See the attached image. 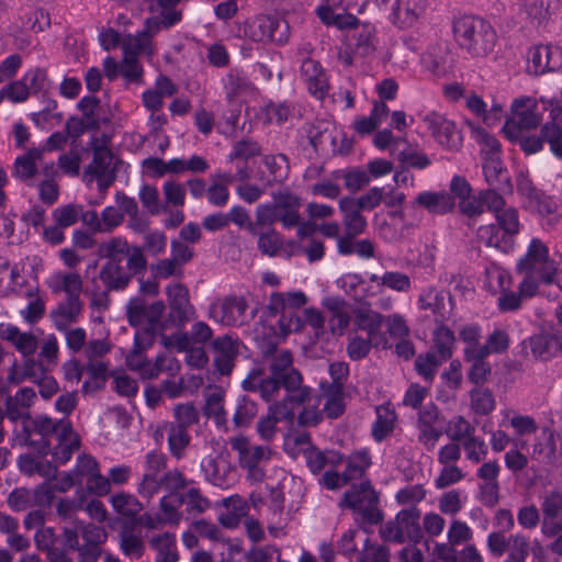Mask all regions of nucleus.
Masks as SVG:
<instances>
[{
    "instance_id": "052dcab7",
    "label": "nucleus",
    "mask_w": 562,
    "mask_h": 562,
    "mask_svg": "<svg viewBox=\"0 0 562 562\" xmlns=\"http://www.w3.org/2000/svg\"><path fill=\"white\" fill-rule=\"evenodd\" d=\"M139 201L150 215H157L166 207L160 203L158 189L150 184H144L138 193Z\"/></svg>"
},
{
    "instance_id": "1a4fd4ad",
    "label": "nucleus",
    "mask_w": 562,
    "mask_h": 562,
    "mask_svg": "<svg viewBox=\"0 0 562 562\" xmlns=\"http://www.w3.org/2000/svg\"><path fill=\"white\" fill-rule=\"evenodd\" d=\"M282 382L286 395L280 402L273 404V411L279 413L285 422L293 423L295 407L312 402V389L302 385L303 376L296 369H291L289 376H284Z\"/></svg>"
},
{
    "instance_id": "3c124183",
    "label": "nucleus",
    "mask_w": 562,
    "mask_h": 562,
    "mask_svg": "<svg viewBox=\"0 0 562 562\" xmlns=\"http://www.w3.org/2000/svg\"><path fill=\"white\" fill-rule=\"evenodd\" d=\"M81 211L82 205L70 203L56 207L52 213V217L59 226L67 228L79 221Z\"/></svg>"
},
{
    "instance_id": "39448f33",
    "label": "nucleus",
    "mask_w": 562,
    "mask_h": 562,
    "mask_svg": "<svg viewBox=\"0 0 562 562\" xmlns=\"http://www.w3.org/2000/svg\"><path fill=\"white\" fill-rule=\"evenodd\" d=\"M307 302L306 295L301 292H273L267 305V315L274 317L280 314L277 325L283 333L300 331L303 329L302 318L297 310Z\"/></svg>"
},
{
    "instance_id": "b1692460",
    "label": "nucleus",
    "mask_w": 562,
    "mask_h": 562,
    "mask_svg": "<svg viewBox=\"0 0 562 562\" xmlns=\"http://www.w3.org/2000/svg\"><path fill=\"white\" fill-rule=\"evenodd\" d=\"M273 206L278 222L284 228H294L300 224L301 200L299 196L290 192H279L274 195Z\"/></svg>"
},
{
    "instance_id": "e2e57ef3",
    "label": "nucleus",
    "mask_w": 562,
    "mask_h": 562,
    "mask_svg": "<svg viewBox=\"0 0 562 562\" xmlns=\"http://www.w3.org/2000/svg\"><path fill=\"white\" fill-rule=\"evenodd\" d=\"M162 193L165 198L166 209L168 205L175 207H182L186 202V186L176 181L168 180L162 186Z\"/></svg>"
},
{
    "instance_id": "4c0bfd02",
    "label": "nucleus",
    "mask_w": 562,
    "mask_h": 562,
    "mask_svg": "<svg viewBox=\"0 0 562 562\" xmlns=\"http://www.w3.org/2000/svg\"><path fill=\"white\" fill-rule=\"evenodd\" d=\"M505 137L514 145H518L521 151L527 155H535L543 150L544 137L542 136V126L539 134H530L529 132L516 133L515 137L505 135Z\"/></svg>"
},
{
    "instance_id": "bf43d9fd",
    "label": "nucleus",
    "mask_w": 562,
    "mask_h": 562,
    "mask_svg": "<svg viewBox=\"0 0 562 562\" xmlns=\"http://www.w3.org/2000/svg\"><path fill=\"white\" fill-rule=\"evenodd\" d=\"M496 223L494 225L499 226L501 229L505 231L508 235L517 236L519 233L520 224L518 211L509 206L503 209L495 214Z\"/></svg>"
},
{
    "instance_id": "de8ad7c7",
    "label": "nucleus",
    "mask_w": 562,
    "mask_h": 562,
    "mask_svg": "<svg viewBox=\"0 0 562 562\" xmlns=\"http://www.w3.org/2000/svg\"><path fill=\"white\" fill-rule=\"evenodd\" d=\"M258 237L257 246L258 249L269 257H274L279 254L282 245L283 238L280 233L276 229L270 228L269 231L262 233L258 232L256 235Z\"/></svg>"
},
{
    "instance_id": "4468645a",
    "label": "nucleus",
    "mask_w": 562,
    "mask_h": 562,
    "mask_svg": "<svg viewBox=\"0 0 562 562\" xmlns=\"http://www.w3.org/2000/svg\"><path fill=\"white\" fill-rule=\"evenodd\" d=\"M248 303L244 296L227 295L218 297L209 306V317L214 322L229 327L247 323Z\"/></svg>"
},
{
    "instance_id": "f8f14e48",
    "label": "nucleus",
    "mask_w": 562,
    "mask_h": 562,
    "mask_svg": "<svg viewBox=\"0 0 562 562\" xmlns=\"http://www.w3.org/2000/svg\"><path fill=\"white\" fill-rule=\"evenodd\" d=\"M517 272L538 274L542 283L553 281L555 263L549 258V249L540 239H531L526 255L517 263Z\"/></svg>"
},
{
    "instance_id": "9d476101",
    "label": "nucleus",
    "mask_w": 562,
    "mask_h": 562,
    "mask_svg": "<svg viewBox=\"0 0 562 562\" xmlns=\"http://www.w3.org/2000/svg\"><path fill=\"white\" fill-rule=\"evenodd\" d=\"M288 25L276 16L259 14L238 27V35L255 43L266 41L283 44L288 41Z\"/></svg>"
},
{
    "instance_id": "79ce46f5",
    "label": "nucleus",
    "mask_w": 562,
    "mask_h": 562,
    "mask_svg": "<svg viewBox=\"0 0 562 562\" xmlns=\"http://www.w3.org/2000/svg\"><path fill=\"white\" fill-rule=\"evenodd\" d=\"M166 328V324L159 321L158 324L147 325L145 328L138 329L135 333V348L133 351H145L153 348L157 339L160 341L161 333H167Z\"/></svg>"
},
{
    "instance_id": "37998d69",
    "label": "nucleus",
    "mask_w": 562,
    "mask_h": 562,
    "mask_svg": "<svg viewBox=\"0 0 562 562\" xmlns=\"http://www.w3.org/2000/svg\"><path fill=\"white\" fill-rule=\"evenodd\" d=\"M114 510L122 516L135 518L143 509V504L131 494L119 493L111 498Z\"/></svg>"
},
{
    "instance_id": "774afa93",
    "label": "nucleus",
    "mask_w": 562,
    "mask_h": 562,
    "mask_svg": "<svg viewBox=\"0 0 562 562\" xmlns=\"http://www.w3.org/2000/svg\"><path fill=\"white\" fill-rule=\"evenodd\" d=\"M472 407L476 414L487 415L495 408L492 391L488 389H473L471 391Z\"/></svg>"
},
{
    "instance_id": "8fccbe9b",
    "label": "nucleus",
    "mask_w": 562,
    "mask_h": 562,
    "mask_svg": "<svg viewBox=\"0 0 562 562\" xmlns=\"http://www.w3.org/2000/svg\"><path fill=\"white\" fill-rule=\"evenodd\" d=\"M397 160L402 166L408 169L413 168L418 170L426 169L431 164L429 157L426 154L418 151L412 146L400 150L397 154Z\"/></svg>"
},
{
    "instance_id": "4d7b16f0",
    "label": "nucleus",
    "mask_w": 562,
    "mask_h": 562,
    "mask_svg": "<svg viewBox=\"0 0 562 562\" xmlns=\"http://www.w3.org/2000/svg\"><path fill=\"white\" fill-rule=\"evenodd\" d=\"M370 281H380L382 285L398 292H407L411 289L409 277L402 272H385L381 278L376 274H372Z\"/></svg>"
},
{
    "instance_id": "f3484780",
    "label": "nucleus",
    "mask_w": 562,
    "mask_h": 562,
    "mask_svg": "<svg viewBox=\"0 0 562 562\" xmlns=\"http://www.w3.org/2000/svg\"><path fill=\"white\" fill-rule=\"evenodd\" d=\"M58 353H20V358L13 360L9 373L8 382L19 385L24 381L34 382L45 373L46 368L42 357L56 359Z\"/></svg>"
},
{
    "instance_id": "58836bf2",
    "label": "nucleus",
    "mask_w": 562,
    "mask_h": 562,
    "mask_svg": "<svg viewBox=\"0 0 562 562\" xmlns=\"http://www.w3.org/2000/svg\"><path fill=\"white\" fill-rule=\"evenodd\" d=\"M485 288L492 293H498L510 288L512 277L501 266L492 262L485 268Z\"/></svg>"
},
{
    "instance_id": "2f4dec72",
    "label": "nucleus",
    "mask_w": 562,
    "mask_h": 562,
    "mask_svg": "<svg viewBox=\"0 0 562 562\" xmlns=\"http://www.w3.org/2000/svg\"><path fill=\"white\" fill-rule=\"evenodd\" d=\"M79 528L81 538L83 540L80 553L89 555L102 554L103 549L101 546L108 539V532L105 529L94 524H80Z\"/></svg>"
},
{
    "instance_id": "5701e85b",
    "label": "nucleus",
    "mask_w": 562,
    "mask_h": 562,
    "mask_svg": "<svg viewBox=\"0 0 562 562\" xmlns=\"http://www.w3.org/2000/svg\"><path fill=\"white\" fill-rule=\"evenodd\" d=\"M387 346L378 350H386L395 348V351H414V345L409 339V327L404 317L400 314H393L386 317Z\"/></svg>"
},
{
    "instance_id": "dca6fc26",
    "label": "nucleus",
    "mask_w": 562,
    "mask_h": 562,
    "mask_svg": "<svg viewBox=\"0 0 562 562\" xmlns=\"http://www.w3.org/2000/svg\"><path fill=\"white\" fill-rule=\"evenodd\" d=\"M422 121L440 146L449 150L461 148L463 137L453 121L435 111L423 115Z\"/></svg>"
},
{
    "instance_id": "49530a36",
    "label": "nucleus",
    "mask_w": 562,
    "mask_h": 562,
    "mask_svg": "<svg viewBox=\"0 0 562 562\" xmlns=\"http://www.w3.org/2000/svg\"><path fill=\"white\" fill-rule=\"evenodd\" d=\"M19 278V269L11 267L9 259L0 256V296L14 292Z\"/></svg>"
},
{
    "instance_id": "603ef678",
    "label": "nucleus",
    "mask_w": 562,
    "mask_h": 562,
    "mask_svg": "<svg viewBox=\"0 0 562 562\" xmlns=\"http://www.w3.org/2000/svg\"><path fill=\"white\" fill-rule=\"evenodd\" d=\"M542 136L549 145L551 154L562 160V126L557 123H543Z\"/></svg>"
},
{
    "instance_id": "cd10ccee",
    "label": "nucleus",
    "mask_w": 562,
    "mask_h": 562,
    "mask_svg": "<svg viewBox=\"0 0 562 562\" xmlns=\"http://www.w3.org/2000/svg\"><path fill=\"white\" fill-rule=\"evenodd\" d=\"M57 536L52 527H43L35 532V546L40 551L46 553V558L49 562H72V559L65 550L55 546Z\"/></svg>"
},
{
    "instance_id": "5fc2aeb1",
    "label": "nucleus",
    "mask_w": 562,
    "mask_h": 562,
    "mask_svg": "<svg viewBox=\"0 0 562 562\" xmlns=\"http://www.w3.org/2000/svg\"><path fill=\"white\" fill-rule=\"evenodd\" d=\"M177 505H187L189 512L203 513L210 506V502L204 497L199 488L191 487L186 493H181L176 498Z\"/></svg>"
},
{
    "instance_id": "864d4df0",
    "label": "nucleus",
    "mask_w": 562,
    "mask_h": 562,
    "mask_svg": "<svg viewBox=\"0 0 562 562\" xmlns=\"http://www.w3.org/2000/svg\"><path fill=\"white\" fill-rule=\"evenodd\" d=\"M300 317L302 318L303 326L305 324L311 326L316 340H329V335L324 330L325 318L319 310L314 307L305 308Z\"/></svg>"
},
{
    "instance_id": "7ed1b4c3",
    "label": "nucleus",
    "mask_w": 562,
    "mask_h": 562,
    "mask_svg": "<svg viewBox=\"0 0 562 562\" xmlns=\"http://www.w3.org/2000/svg\"><path fill=\"white\" fill-rule=\"evenodd\" d=\"M265 363L269 366L270 375L261 378L265 369L255 368L243 381V387L246 391L259 392L262 400L270 402L283 387V378L289 376L292 368V353H263Z\"/></svg>"
},
{
    "instance_id": "0e129e2a",
    "label": "nucleus",
    "mask_w": 562,
    "mask_h": 562,
    "mask_svg": "<svg viewBox=\"0 0 562 562\" xmlns=\"http://www.w3.org/2000/svg\"><path fill=\"white\" fill-rule=\"evenodd\" d=\"M257 414V404L248 396L243 395L238 398L234 423L237 427H245L250 424Z\"/></svg>"
},
{
    "instance_id": "4be33fe9",
    "label": "nucleus",
    "mask_w": 562,
    "mask_h": 562,
    "mask_svg": "<svg viewBox=\"0 0 562 562\" xmlns=\"http://www.w3.org/2000/svg\"><path fill=\"white\" fill-rule=\"evenodd\" d=\"M23 431L30 437L31 432H36L44 438L56 434L59 440H67L68 436L72 431L71 424L69 422H54L46 415H40L34 418L30 414H25L23 422Z\"/></svg>"
},
{
    "instance_id": "13d9d810",
    "label": "nucleus",
    "mask_w": 562,
    "mask_h": 562,
    "mask_svg": "<svg viewBox=\"0 0 562 562\" xmlns=\"http://www.w3.org/2000/svg\"><path fill=\"white\" fill-rule=\"evenodd\" d=\"M124 55L151 54V41L140 31L136 35H128L123 42Z\"/></svg>"
},
{
    "instance_id": "c756f323",
    "label": "nucleus",
    "mask_w": 562,
    "mask_h": 562,
    "mask_svg": "<svg viewBox=\"0 0 562 562\" xmlns=\"http://www.w3.org/2000/svg\"><path fill=\"white\" fill-rule=\"evenodd\" d=\"M425 1L426 0L407 1L404 8H402L401 1L392 4V7H390L391 22L401 29L413 26L425 10Z\"/></svg>"
},
{
    "instance_id": "72a5a7b5",
    "label": "nucleus",
    "mask_w": 562,
    "mask_h": 562,
    "mask_svg": "<svg viewBox=\"0 0 562 562\" xmlns=\"http://www.w3.org/2000/svg\"><path fill=\"white\" fill-rule=\"evenodd\" d=\"M357 236H341L338 238L337 250L339 255H357L363 259L373 258L375 246L370 239H356Z\"/></svg>"
},
{
    "instance_id": "a18cd8bd",
    "label": "nucleus",
    "mask_w": 562,
    "mask_h": 562,
    "mask_svg": "<svg viewBox=\"0 0 562 562\" xmlns=\"http://www.w3.org/2000/svg\"><path fill=\"white\" fill-rule=\"evenodd\" d=\"M468 357V361L472 362V366L469 370L468 378L469 380L475 384L481 385L491 374V366L485 361V357L488 353H465Z\"/></svg>"
},
{
    "instance_id": "338daca9",
    "label": "nucleus",
    "mask_w": 562,
    "mask_h": 562,
    "mask_svg": "<svg viewBox=\"0 0 562 562\" xmlns=\"http://www.w3.org/2000/svg\"><path fill=\"white\" fill-rule=\"evenodd\" d=\"M261 154V146L252 138H243L236 142L233 146V151L229 154V160H248Z\"/></svg>"
},
{
    "instance_id": "a19ab883",
    "label": "nucleus",
    "mask_w": 562,
    "mask_h": 562,
    "mask_svg": "<svg viewBox=\"0 0 562 562\" xmlns=\"http://www.w3.org/2000/svg\"><path fill=\"white\" fill-rule=\"evenodd\" d=\"M150 546L157 550L156 562H177L175 537L169 532L156 536L150 540Z\"/></svg>"
},
{
    "instance_id": "09e8293b",
    "label": "nucleus",
    "mask_w": 562,
    "mask_h": 562,
    "mask_svg": "<svg viewBox=\"0 0 562 562\" xmlns=\"http://www.w3.org/2000/svg\"><path fill=\"white\" fill-rule=\"evenodd\" d=\"M274 181L282 182L290 171L289 159L284 154L266 155L262 159Z\"/></svg>"
},
{
    "instance_id": "2eb2a0df",
    "label": "nucleus",
    "mask_w": 562,
    "mask_h": 562,
    "mask_svg": "<svg viewBox=\"0 0 562 562\" xmlns=\"http://www.w3.org/2000/svg\"><path fill=\"white\" fill-rule=\"evenodd\" d=\"M172 353H158L155 362L146 358V353H126V364L139 374L142 379H155L160 372H168L173 376L180 369L179 361L171 356Z\"/></svg>"
},
{
    "instance_id": "7c9ffc66",
    "label": "nucleus",
    "mask_w": 562,
    "mask_h": 562,
    "mask_svg": "<svg viewBox=\"0 0 562 562\" xmlns=\"http://www.w3.org/2000/svg\"><path fill=\"white\" fill-rule=\"evenodd\" d=\"M477 239L487 247H493L504 254L510 252L515 246V236L508 235L494 224L479 227Z\"/></svg>"
},
{
    "instance_id": "393cba45",
    "label": "nucleus",
    "mask_w": 562,
    "mask_h": 562,
    "mask_svg": "<svg viewBox=\"0 0 562 562\" xmlns=\"http://www.w3.org/2000/svg\"><path fill=\"white\" fill-rule=\"evenodd\" d=\"M482 169L488 187L499 189L504 193L513 192V183L508 170L501 157H486L482 160Z\"/></svg>"
},
{
    "instance_id": "69168bd1",
    "label": "nucleus",
    "mask_w": 562,
    "mask_h": 562,
    "mask_svg": "<svg viewBox=\"0 0 562 562\" xmlns=\"http://www.w3.org/2000/svg\"><path fill=\"white\" fill-rule=\"evenodd\" d=\"M82 303L80 297L67 296L66 301L60 303L55 312L57 323H71L80 314Z\"/></svg>"
},
{
    "instance_id": "473e14b6",
    "label": "nucleus",
    "mask_w": 562,
    "mask_h": 562,
    "mask_svg": "<svg viewBox=\"0 0 562 562\" xmlns=\"http://www.w3.org/2000/svg\"><path fill=\"white\" fill-rule=\"evenodd\" d=\"M415 202L436 214L448 213L452 211L456 205L454 198L447 192L425 191L416 196Z\"/></svg>"
},
{
    "instance_id": "412c9836",
    "label": "nucleus",
    "mask_w": 562,
    "mask_h": 562,
    "mask_svg": "<svg viewBox=\"0 0 562 562\" xmlns=\"http://www.w3.org/2000/svg\"><path fill=\"white\" fill-rule=\"evenodd\" d=\"M301 78L313 97L317 100L325 99L329 90V81L319 61L304 57L301 64Z\"/></svg>"
},
{
    "instance_id": "c9c22d12",
    "label": "nucleus",
    "mask_w": 562,
    "mask_h": 562,
    "mask_svg": "<svg viewBox=\"0 0 562 562\" xmlns=\"http://www.w3.org/2000/svg\"><path fill=\"white\" fill-rule=\"evenodd\" d=\"M420 510L413 506L402 509L396 515L397 524L405 529L406 537L415 544L419 543L424 537L419 525Z\"/></svg>"
},
{
    "instance_id": "f257e3e1",
    "label": "nucleus",
    "mask_w": 562,
    "mask_h": 562,
    "mask_svg": "<svg viewBox=\"0 0 562 562\" xmlns=\"http://www.w3.org/2000/svg\"><path fill=\"white\" fill-rule=\"evenodd\" d=\"M98 257L104 259L98 279L108 291L121 292L128 288L134 277L145 274L147 259L140 246H131L126 238L116 236L98 246Z\"/></svg>"
},
{
    "instance_id": "20e7f679",
    "label": "nucleus",
    "mask_w": 562,
    "mask_h": 562,
    "mask_svg": "<svg viewBox=\"0 0 562 562\" xmlns=\"http://www.w3.org/2000/svg\"><path fill=\"white\" fill-rule=\"evenodd\" d=\"M383 315L370 308L355 312V330L349 334L347 351H370L387 346L386 335L381 331Z\"/></svg>"
},
{
    "instance_id": "ddd939ff",
    "label": "nucleus",
    "mask_w": 562,
    "mask_h": 562,
    "mask_svg": "<svg viewBox=\"0 0 562 562\" xmlns=\"http://www.w3.org/2000/svg\"><path fill=\"white\" fill-rule=\"evenodd\" d=\"M516 181L517 191L525 199V207L542 217H547L549 225H554L559 220L555 215V201L537 189L531 179L524 172L517 176Z\"/></svg>"
},
{
    "instance_id": "0eeeda50",
    "label": "nucleus",
    "mask_w": 562,
    "mask_h": 562,
    "mask_svg": "<svg viewBox=\"0 0 562 562\" xmlns=\"http://www.w3.org/2000/svg\"><path fill=\"white\" fill-rule=\"evenodd\" d=\"M178 327L170 334L161 333L160 346L167 351H204V346L213 336L212 328L204 322H196L189 333Z\"/></svg>"
},
{
    "instance_id": "aec40b11",
    "label": "nucleus",
    "mask_w": 562,
    "mask_h": 562,
    "mask_svg": "<svg viewBox=\"0 0 562 562\" xmlns=\"http://www.w3.org/2000/svg\"><path fill=\"white\" fill-rule=\"evenodd\" d=\"M165 310L166 305L162 301L148 305L144 297L135 296L126 305V315L132 326L155 325L159 323Z\"/></svg>"
},
{
    "instance_id": "c85d7f7f",
    "label": "nucleus",
    "mask_w": 562,
    "mask_h": 562,
    "mask_svg": "<svg viewBox=\"0 0 562 562\" xmlns=\"http://www.w3.org/2000/svg\"><path fill=\"white\" fill-rule=\"evenodd\" d=\"M339 209L342 213V225L345 234L342 236H359L367 227V220L361 215V210L356 206L351 198L346 196L339 201Z\"/></svg>"
},
{
    "instance_id": "a878e982",
    "label": "nucleus",
    "mask_w": 562,
    "mask_h": 562,
    "mask_svg": "<svg viewBox=\"0 0 562 562\" xmlns=\"http://www.w3.org/2000/svg\"><path fill=\"white\" fill-rule=\"evenodd\" d=\"M43 154V149L32 148L24 155L16 157L12 176L27 186H33V179L37 172L38 165L42 162Z\"/></svg>"
},
{
    "instance_id": "6e6552de",
    "label": "nucleus",
    "mask_w": 562,
    "mask_h": 562,
    "mask_svg": "<svg viewBox=\"0 0 562 562\" xmlns=\"http://www.w3.org/2000/svg\"><path fill=\"white\" fill-rule=\"evenodd\" d=\"M513 116L507 119L502 127L504 135L516 136V133L530 132L541 127L543 115L539 110L538 101L526 97L515 99L512 103Z\"/></svg>"
},
{
    "instance_id": "6ab92c4d",
    "label": "nucleus",
    "mask_w": 562,
    "mask_h": 562,
    "mask_svg": "<svg viewBox=\"0 0 562 562\" xmlns=\"http://www.w3.org/2000/svg\"><path fill=\"white\" fill-rule=\"evenodd\" d=\"M562 67V48L551 45H538L529 49L527 71L535 76L557 71Z\"/></svg>"
},
{
    "instance_id": "a211bd4d",
    "label": "nucleus",
    "mask_w": 562,
    "mask_h": 562,
    "mask_svg": "<svg viewBox=\"0 0 562 562\" xmlns=\"http://www.w3.org/2000/svg\"><path fill=\"white\" fill-rule=\"evenodd\" d=\"M169 306V319L178 327H183L194 317L195 310L190 303L189 290L182 283L170 284L166 288Z\"/></svg>"
},
{
    "instance_id": "680f3d73",
    "label": "nucleus",
    "mask_w": 562,
    "mask_h": 562,
    "mask_svg": "<svg viewBox=\"0 0 562 562\" xmlns=\"http://www.w3.org/2000/svg\"><path fill=\"white\" fill-rule=\"evenodd\" d=\"M190 440L191 438L187 428L171 425L168 434V445L173 457L177 459L181 458L182 452L190 443Z\"/></svg>"
},
{
    "instance_id": "bb28decb",
    "label": "nucleus",
    "mask_w": 562,
    "mask_h": 562,
    "mask_svg": "<svg viewBox=\"0 0 562 562\" xmlns=\"http://www.w3.org/2000/svg\"><path fill=\"white\" fill-rule=\"evenodd\" d=\"M232 449L239 454L241 468L252 471L263 459L270 458V450L262 446L254 448L249 447L248 439L245 437H236L231 440Z\"/></svg>"
},
{
    "instance_id": "c03bdc74",
    "label": "nucleus",
    "mask_w": 562,
    "mask_h": 562,
    "mask_svg": "<svg viewBox=\"0 0 562 562\" xmlns=\"http://www.w3.org/2000/svg\"><path fill=\"white\" fill-rule=\"evenodd\" d=\"M86 371L89 373L90 380L86 381L82 385L85 393L89 391L94 392L104 387L109 375L105 363L90 360L86 367Z\"/></svg>"
},
{
    "instance_id": "9b49d317",
    "label": "nucleus",
    "mask_w": 562,
    "mask_h": 562,
    "mask_svg": "<svg viewBox=\"0 0 562 562\" xmlns=\"http://www.w3.org/2000/svg\"><path fill=\"white\" fill-rule=\"evenodd\" d=\"M91 148L93 157L85 169V176H90L91 180L95 179L99 191L104 193L116 179L114 156L106 145L99 143L98 138L91 139Z\"/></svg>"
},
{
    "instance_id": "f704fd0d",
    "label": "nucleus",
    "mask_w": 562,
    "mask_h": 562,
    "mask_svg": "<svg viewBox=\"0 0 562 562\" xmlns=\"http://www.w3.org/2000/svg\"><path fill=\"white\" fill-rule=\"evenodd\" d=\"M289 334L283 333L279 326L277 329L272 325L260 323L255 329V339L262 351H277L278 346Z\"/></svg>"
},
{
    "instance_id": "e433bc0d",
    "label": "nucleus",
    "mask_w": 562,
    "mask_h": 562,
    "mask_svg": "<svg viewBox=\"0 0 562 562\" xmlns=\"http://www.w3.org/2000/svg\"><path fill=\"white\" fill-rule=\"evenodd\" d=\"M446 295L435 286L424 289L418 297L422 310L431 311L434 315L445 318L449 313L445 304Z\"/></svg>"
},
{
    "instance_id": "ea45409f",
    "label": "nucleus",
    "mask_w": 562,
    "mask_h": 562,
    "mask_svg": "<svg viewBox=\"0 0 562 562\" xmlns=\"http://www.w3.org/2000/svg\"><path fill=\"white\" fill-rule=\"evenodd\" d=\"M451 356L452 353H419L415 360V369L425 380L431 381L438 367Z\"/></svg>"
},
{
    "instance_id": "f03ea898",
    "label": "nucleus",
    "mask_w": 562,
    "mask_h": 562,
    "mask_svg": "<svg viewBox=\"0 0 562 562\" xmlns=\"http://www.w3.org/2000/svg\"><path fill=\"white\" fill-rule=\"evenodd\" d=\"M452 31L458 45L473 57L491 54L497 42L492 24L477 15H461L453 20Z\"/></svg>"
},
{
    "instance_id": "6e6d98bb",
    "label": "nucleus",
    "mask_w": 562,
    "mask_h": 562,
    "mask_svg": "<svg viewBox=\"0 0 562 562\" xmlns=\"http://www.w3.org/2000/svg\"><path fill=\"white\" fill-rule=\"evenodd\" d=\"M331 123L324 120H316L311 123L306 130L310 144L314 149H318L327 139H331Z\"/></svg>"
},
{
    "instance_id": "423d86ee",
    "label": "nucleus",
    "mask_w": 562,
    "mask_h": 562,
    "mask_svg": "<svg viewBox=\"0 0 562 562\" xmlns=\"http://www.w3.org/2000/svg\"><path fill=\"white\" fill-rule=\"evenodd\" d=\"M378 503L379 494L372 487L370 481H364L359 484H352L344 493L339 506L361 514L363 519L370 525H378L383 520V513L379 509Z\"/></svg>"
}]
</instances>
